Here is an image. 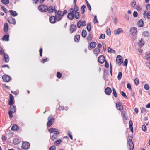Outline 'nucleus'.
<instances>
[{"label":"nucleus","instance_id":"f257e3e1","mask_svg":"<svg viewBox=\"0 0 150 150\" xmlns=\"http://www.w3.org/2000/svg\"><path fill=\"white\" fill-rule=\"evenodd\" d=\"M55 16L56 20L57 21L61 20L63 16L62 15V12L59 10L58 11H55Z\"/></svg>","mask_w":150,"mask_h":150},{"label":"nucleus","instance_id":"f03ea898","mask_svg":"<svg viewBox=\"0 0 150 150\" xmlns=\"http://www.w3.org/2000/svg\"><path fill=\"white\" fill-rule=\"evenodd\" d=\"M48 121L47 123V125L48 127H50L54 122L55 118L52 117V115H50L48 117Z\"/></svg>","mask_w":150,"mask_h":150},{"label":"nucleus","instance_id":"7ed1b4c3","mask_svg":"<svg viewBox=\"0 0 150 150\" xmlns=\"http://www.w3.org/2000/svg\"><path fill=\"white\" fill-rule=\"evenodd\" d=\"M38 9L40 11L42 12H46L48 9V7L43 4L39 5L38 7Z\"/></svg>","mask_w":150,"mask_h":150},{"label":"nucleus","instance_id":"20e7f679","mask_svg":"<svg viewBox=\"0 0 150 150\" xmlns=\"http://www.w3.org/2000/svg\"><path fill=\"white\" fill-rule=\"evenodd\" d=\"M72 9H70V13L67 15L68 18L70 20H72L74 18V12Z\"/></svg>","mask_w":150,"mask_h":150},{"label":"nucleus","instance_id":"39448f33","mask_svg":"<svg viewBox=\"0 0 150 150\" xmlns=\"http://www.w3.org/2000/svg\"><path fill=\"white\" fill-rule=\"evenodd\" d=\"M137 28L135 27H132L130 29V33L132 36L137 35Z\"/></svg>","mask_w":150,"mask_h":150},{"label":"nucleus","instance_id":"423d86ee","mask_svg":"<svg viewBox=\"0 0 150 150\" xmlns=\"http://www.w3.org/2000/svg\"><path fill=\"white\" fill-rule=\"evenodd\" d=\"M30 146V143L28 142H25L23 143L21 147L23 149H26L29 148Z\"/></svg>","mask_w":150,"mask_h":150},{"label":"nucleus","instance_id":"0eeeda50","mask_svg":"<svg viewBox=\"0 0 150 150\" xmlns=\"http://www.w3.org/2000/svg\"><path fill=\"white\" fill-rule=\"evenodd\" d=\"M127 144L129 146V148L130 150H132L133 149L134 146L133 142L131 139H129Z\"/></svg>","mask_w":150,"mask_h":150},{"label":"nucleus","instance_id":"6e6552de","mask_svg":"<svg viewBox=\"0 0 150 150\" xmlns=\"http://www.w3.org/2000/svg\"><path fill=\"white\" fill-rule=\"evenodd\" d=\"M49 132L51 133H54L56 135L59 134L60 132L58 130L55 128H51L49 130Z\"/></svg>","mask_w":150,"mask_h":150},{"label":"nucleus","instance_id":"1a4fd4ad","mask_svg":"<svg viewBox=\"0 0 150 150\" xmlns=\"http://www.w3.org/2000/svg\"><path fill=\"white\" fill-rule=\"evenodd\" d=\"M116 62L119 65H120L123 62L122 57L120 55H119L117 56Z\"/></svg>","mask_w":150,"mask_h":150},{"label":"nucleus","instance_id":"9d476101","mask_svg":"<svg viewBox=\"0 0 150 150\" xmlns=\"http://www.w3.org/2000/svg\"><path fill=\"white\" fill-rule=\"evenodd\" d=\"M2 79L4 81L8 82L11 79L10 77L8 75H4L2 76Z\"/></svg>","mask_w":150,"mask_h":150},{"label":"nucleus","instance_id":"9b49d317","mask_svg":"<svg viewBox=\"0 0 150 150\" xmlns=\"http://www.w3.org/2000/svg\"><path fill=\"white\" fill-rule=\"evenodd\" d=\"M48 9L47 11L50 13L53 12L54 11L55 13V11H57L55 9V6H49L48 8Z\"/></svg>","mask_w":150,"mask_h":150},{"label":"nucleus","instance_id":"f8f14e48","mask_svg":"<svg viewBox=\"0 0 150 150\" xmlns=\"http://www.w3.org/2000/svg\"><path fill=\"white\" fill-rule=\"evenodd\" d=\"M8 21L10 24H15L16 23L15 20L11 17H9L8 18Z\"/></svg>","mask_w":150,"mask_h":150},{"label":"nucleus","instance_id":"ddd939ff","mask_svg":"<svg viewBox=\"0 0 150 150\" xmlns=\"http://www.w3.org/2000/svg\"><path fill=\"white\" fill-rule=\"evenodd\" d=\"M4 54V60L5 63L8 62L9 60V58L8 55L5 53L3 54Z\"/></svg>","mask_w":150,"mask_h":150},{"label":"nucleus","instance_id":"4468645a","mask_svg":"<svg viewBox=\"0 0 150 150\" xmlns=\"http://www.w3.org/2000/svg\"><path fill=\"white\" fill-rule=\"evenodd\" d=\"M76 29V25H71L70 27V31L71 33H72L74 32L75 31Z\"/></svg>","mask_w":150,"mask_h":150},{"label":"nucleus","instance_id":"2eb2a0df","mask_svg":"<svg viewBox=\"0 0 150 150\" xmlns=\"http://www.w3.org/2000/svg\"><path fill=\"white\" fill-rule=\"evenodd\" d=\"M98 61L100 63H103L105 61L104 56L103 55H100L98 57Z\"/></svg>","mask_w":150,"mask_h":150},{"label":"nucleus","instance_id":"dca6fc26","mask_svg":"<svg viewBox=\"0 0 150 150\" xmlns=\"http://www.w3.org/2000/svg\"><path fill=\"white\" fill-rule=\"evenodd\" d=\"M13 96L11 94L10 95V100L8 103L9 105H12L14 103Z\"/></svg>","mask_w":150,"mask_h":150},{"label":"nucleus","instance_id":"f3484780","mask_svg":"<svg viewBox=\"0 0 150 150\" xmlns=\"http://www.w3.org/2000/svg\"><path fill=\"white\" fill-rule=\"evenodd\" d=\"M56 20L55 18V17L54 16H52L50 18V21L51 23L52 24H54L55 23Z\"/></svg>","mask_w":150,"mask_h":150},{"label":"nucleus","instance_id":"a211bd4d","mask_svg":"<svg viewBox=\"0 0 150 150\" xmlns=\"http://www.w3.org/2000/svg\"><path fill=\"white\" fill-rule=\"evenodd\" d=\"M111 92V88L109 87H107L105 90V93L108 95H110Z\"/></svg>","mask_w":150,"mask_h":150},{"label":"nucleus","instance_id":"6ab92c4d","mask_svg":"<svg viewBox=\"0 0 150 150\" xmlns=\"http://www.w3.org/2000/svg\"><path fill=\"white\" fill-rule=\"evenodd\" d=\"M116 105L117 109L119 110H121L123 109V107L121 103H117Z\"/></svg>","mask_w":150,"mask_h":150},{"label":"nucleus","instance_id":"aec40b11","mask_svg":"<svg viewBox=\"0 0 150 150\" xmlns=\"http://www.w3.org/2000/svg\"><path fill=\"white\" fill-rule=\"evenodd\" d=\"M9 27L8 24L7 23H5L4 24V31L6 33H7L8 32V30Z\"/></svg>","mask_w":150,"mask_h":150},{"label":"nucleus","instance_id":"412c9836","mask_svg":"<svg viewBox=\"0 0 150 150\" xmlns=\"http://www.w3.org/2000/svg\"><path fill=\"white\" fill-rule=\"evenodd\" d=\"M9 12L10 14L13 17L16 16L18 15V13L15 11L12 10H10L9 11Z\"/></svg>","mask_w":150,"mask_h":150},{"label":"nucleus","instance_id":"4be33fe9","mask_svg":"<svg viewBox=\"0 0 150 150\" xmlns=\"http://www.w3.org/2000/svg\"><path fill=\"white\" fill-rule=\"evenodd\" d=\"M9 35H5L2 38L1 40L3 41H8L9 39Z\"/></svg>","mask_w":150,"mask_h":150},{"label":"nucleus","instance_id":"5701e85b","mask_svg":"<svg viewBox=\"0 0 150 150\" xmlns=\"http://www.w3.org/2000/svg\"><path fill=\"white\" fill-rule=\"evenodd\" d=\"M10 105L9 111L11 112H16L15 107L12 105Z\"/></svg>","mask_w":150,"mask_h":150},{"label":"nucleus","instance_id":"b1692460","mask_svg":"<svg viewBox=\"0 0 150 150\" xmlns=\"http://www.w3.org/2000/svg\"><path fill=\"white\" fill-rule=\"evenodd\" d=\"M139 27H142L144 25L143 21L142 19H140L137 23Z\"/></svg>","mask_w":150,"mask_h":150},{"label":"nucleus","instance_id":"393cba45","mask_svg":"<svg viewBox=\"0 0 150 150\" xmlns=\"http://www.w3.org/2000/svg\"><path fill=\"white\" fill-rule=\"evenodd\" d=\"M100 52V49L98 48H96L94 49L93 51V52L97 56L99 53Z\"/></svg>","mask_w":150,"mask_h":150},{"label":"nucleus","instance_id":"a878e982","mask_svg":"<svg viewBox=\"0 0 150 150\" xmlns=\"http://www.w3.org/2000/svg\"><path fill=\"white\" fill-rule=\"evenodd\" d=\"M122 31V29L120 28H119L117 30H114V33L116 35L119 34Z\"/></svg>","mask_w":150,"mask_h":150},{"label":"nucleus","instance_id":"bb28decb","mask_svg":"<svg viewBox=\"0 0 150 150\" xmlns=\"http://www.w3.org/2000/svg\"><path fill=\"white\" fill-rule=\"evenodd\" d=\"M96 45V43L95 42H92L90 44V47L91 48H94Z\"/></svg>","mask_w":150,"mask_h":150},{"label":"nucleus","instance_id":"cd10ccee","mask_svg":"<svg viewBox=\"0 0 150 150\" xmlns=\"http://www.w3.org/2000/svg\"><path fill=\"white\" fill-rule=\"evenodd\" d=\"M144 40L142 38H141V40L138 43V45L139 46L142 47L144 45Z\"/></svg>","mask_w":150,"mask_h":150},{"label":"nucleus","instance_id":"c85d7f7f","mask_svg":"<svg viewBox=\"0 0 150 150\" xmlns=\"http://www.w3.org/2000/svg\"><path fill=\"white\" fill-rule=\"evenodd\" d=\"M74 17L76 19H78L80 17V13L78 12H75L74 13Z\"/></svg>","mask_w":150,"mask_h":150},{"label":"nucleus","instance_id":"c756f323","mask_svg":"<svg viewBox=\"0 0 150 150\" xmlns=\"http://www.w3.org/2000/svg\"><path fill=\"white\" fill-rule=\"evenodd\" d=\"M72 9L73 10V12H78V11L79 10V8L77 5L76 4L74 5V8H71L70 9Z\"/></svg>","mask_w":150,"mask_h":150},{"label":"nucleus","instance_id":"7c9ffc66","mask_svg":"<svg viewBox=\"0 0 150 150\" xmlns=\"http://www.w3.org/2000/svg\"><path fill=\"white\" fill-rule=\"evenodd\" d=\"M18 129V127L15 124L13 125L11 127V130L13 131H16Z\"/></svg>","mask_w":150,"mask_h":150},{"label":"nucleus","instance_id":"2f4dec72","mask_svg":"<svg viewBox=\"0 0 150 150\" xmlns=\"http://www.w3.org/2000/svg\"><path fill=\"white\" fill-rule=\"evenodd\" d=\"M62 142V141L60 139L57 140L54 142V144L56 146L58 145Z\"/></svg>","mask_w":150,"mask_h":150},{"label":"nucleus","instance_id":"473e14b6","mask_svg":"<svg viewBox=\"0 0 150 150\" xmlns=\"http://www.w3.org/2000/svg\"><path fill=\"white\" fill-rule=\"evenodd\" d=\"M20 142V140L17 138H15L13 140V144H17Z\"/></svg>","mask_w":150,"mask_h":150},{"label":"nucleus","instance_id":"72a5a7b5","mask_svg":"<svg viewBox=\"0 0 150 150\" xmlns=\"http://www.w3.org/2000/svg\"><path fill=\"white\" fill-rule=\"evenodd\" d=\"M80 36L79 35H77L75 36L74 38V41L76 42H78L80 40Z\"/></svg>","mask_w":150,"mask_h":150},{"label":"nucleus","instance_id":"f704fd0d","mask_svg":"<svg viewBox=\"0 0 150 150\" xmlns=\"http://www.w3.org/2000/svg\"><path fill=\"white\" fill-rule=\"evenodd\" d=\"M108 52L109 53H115V50H113L110 47H108Z\"/></svg>","mask_w":150,"mask_h":150},{"label":"nucleus","instance_id":"c9c22d12","mask_svg":"<svg viewBox=\"0 0 150 150\" xmlns=\"http://www.w3.org/2000/svg\"><path fill=\"white\" fill-rule=\"evenodd\" d=\"M142 34L144 36L147 37L149 36V33L148 31H145Z\"/></svg>","mask_w":150,"mask_h":150},{"label":"nucleus","instance_id":"e433bc0d","mask_svg":"<svg viewBox=\"0 0 150 150\" xmlns=\"http://www.w3.org/2000/svg\"><path fill=\"white\" fill-rule=\"evenodd\" d=\"M1 2L4 5H7L9 3V0H1Z\"/></svg>","mask_w":150,"mask_h":150},{"label":"nucleus","instance_id":"4c0bfd02","mask_svg":"<svg viewBox=\"0 0 150 150\" xmlns=\"http://www.w3.org/2000/svg\"><path fill=\"white\" fill-rule=\"evenodd\" d=\"M87 35V32L85 30H82L81 33V35L83 37H85Z\"/></svg>","mask_w":150,"mask_h":150},{"label":"nucleus","instance_id":"58836bf2","mask_svg":"<svg viewBox=\"0 0 150 150\" xmlns=\"http://www.w3.org/2000/svg\"><path fill=\"white\" fill-rule=\"evenodd\" d=\"M57 135L56 134H53L51 137V139L52 141H54L57 139Z\"/></svg>","mask_w":150,"mask_h":150},{"label":"nucleus","instance_id":"ea45409f","mask_svg":"<svg viewBox=\"0 0 150 150\" xmlns=\"http://www.w3.org/2000/svg\"><path fill=\"white\" fill-rule=\"evenodd\" d=\"M145 58L147 60L150 59V53L147 52L146 54Z\"/></svg>","mask_w":150,"mask_h":150},{"label":"nucleus","instance_id":"a19ab883","mask_svg":"<svg viewBox=\"0 0 150 150\" xmlns=\"http://www.w3.org/2000/svg\"><path fill=\"white\" fill-rule=\"evenodd\" d=\"M86 8V6L84 5H83L81 8V13L82 14H83L85 12L84 9Z\"/></svg>","mask_w":150,"mask_h":150},{"label":"nucleus","instance_id":"79ce46f5","mask_svg":"<svg viewBox=\"0 0 150 150\" xmlns=\"http://www.w3.org/2000/svg\"><path fill=\"white\" fill-rule=\"evenodd\" d=\"M136 4V1L135 0H133L131 4V6L132 8L134 7Z\"/></svg>","mask_w":150,"mask_h":150},{"label":"nucleus","instance_id":"37998d69","mask_svg":"<svg viewBox=\"0 0 150 150\" xmlns=\"http://www.w3.org/2000/svg\"><path fill=\"white\" fill-rule=\"evenodd\" d=\"M86 28L87 30L90 32L91 30V24L90 23H89L88 24Z\"/></svg>","mask_w":150,"mask_h":150},{"label":"nucleus","instance_id":"c03bdc74","mask_svg":"<svg viewBox=\"0 0 150 150\" xmlns=\"http://www.w3.org/2000/svg\"><path fill=\"white\" fill-rule=\"evenodd\" d=\"M86 3L87 7L88 8L89 10L91 11V8L90 4L87 0H86Z\"/></svg>","mask_w":150,"mask_h":150},{"label":"nucleus","instance_id":"a18cd8bd","mask_svg":"<svg viewBox=\"0 0 150 150\" xmlns=\"http://www.w3.org/2000/svg\"><path fill=\"white\" fill-rule=\"evenodd\" d=\"M134 81L135 84L136 85H137L139 83V80L138 79L136 78L134 80Z\"/></svg>","mask_w":150,"mask_h":150},{"label":"nucleus","instance_id":"49530a36","mask_svg":"<svg viewBox=\"0 0 150 150\" xmlns=\"http://www.w3.org/2000/svg\"><path fill=\"white\" fill-rule=\"evenodd\" d=\"M92 35L91 34H90L88 35V36L87 38V40L88 41H90L92 39Z\"/></svg>","mask_w":150,"mask_h":150},{"label":"nucleus","instance_id":"de8ad7c7","mask_svg":"<svg viewBox=\"0 0 150 150\" xmlns=\"http://www.w3.org/2000/svg\"><path fill=\"white\" fill-rule=\"evenodd\" d=\"M122 76V72H120L118 73V74L117 76V78L118 80H120Z\"/></svg>","mask_w":150,"mask_h":150},{"label":"nucleus","instance_id":"09e8293b","mask_svg":"<svg viewBox=\"0 0 150 150\" xmlns=\"http://www.w3.org/2000/svg\"><path fill=\"white\" fill-rule=\"evenodd\" d=\"M112 91H113V93L114 95V96H115V97H116L117 96V94L116 91L115 90V89H114V88H113Z\"/></svg>","mask_w":150,"mask_h":150},{"label":"nucleus","instance_id":"8fccbe9b","mask_svg":"<svg viewBox=\"0 0 150 150\" xmlns=\"http://www.w3.org/2000/svg\"><path fill=\"white\" fill-rule=\"evenodd\" d=\"M149 85L147 84H145L144 86V88L146 90H148L149 89Z\"/></svg>","mask_w":150,"mask_h":150},{"label":"nucleus","instance_id":"3c124183","mask_svg":"<svg viewBox=\"0 0 150 150\" xmlns=\"http://www.w3.org/2000/svg\"><path fill=\"white\" fill-rule=\"evenodd\" d=\"M106 33L108 35H110L111 34L110 30V28H108L106 30Z\"/></svg>","mask_w":150,"mask_h":150},{"label":"nucleus","instance_id":"603ef678","mask_svg":"<svg viewBox=\"0 0 150 150\" xmlns=\"http://www.w3.org/2000/svg\"><path fill=\"white\" fill-rule=\"evenodd\" d=\"M98 22V21L97 18L96 16H95L94 17L93 19V23L94 24H96V23Z\"/></svg>","mask_w":150,"mask_h":150},{"label":"nucleus","instance_id":"864d4df0","mask_svg":"<svg viewBox=\"0 0 150 150\" xmlns=\"http://www.w3.org/2000/svg\"><path fill=\"white\" fill-rule=\"evenodd\" d=\"M136 8L138 11H140L142 10V8L139 5H137L136 6Z\"/></svg>","mask_w":150,"mask_h":150},{"label":"nucleus","instance_id":"5fc2aeb1","mask_svg":"<svg viewBox=\"0 0 150 150\" xmlns=\"http://www.w3.org/2000/svg\"><path fill=\"white\" fill-rule=\"evenodd\" d=\"M57 77L59 78H60L61 77L62 74L60 72H58L57 73Z\"/></svg>","mask_w":150,"mask_h":150},{"label":"nucleus","instance_id":"6e6d98bb","mask_svg":"<svg viewBox=\"0 0 150 150\" xmlns=\"http://www.w3.org/2000/svg\"><path fill=\"white\" fill-rule=\"evenodd\" d=\"M122 95L126 98H127V97L125 93L123 91H122L121 93Z\"/></svg>","mask_w":150,"mask_h":150},{"label":"nucleus","instance_id":"4d7b16f0","mask_svg":"<svg viewBox=\"0 0 150 150\" xmlns=\"http://www.w3.org/2000/svg\"><path fill=\"white\" fill-rule=\"evenodd\" d=\"M142 129L143 131H146V127L145 125H144L142 126Z\"/></svg>","mask_w":150,"mask_h":150},{"label":"nucleus","instance_id":"13d9d810","mask_svg":"<svg viewBox=\"0 0 150 150\" xmlns=\"http://www.w3.org/2000/svg\"><path fill=\"white\" fill-rule=\"evenodd\" d=\"M56 147L54 146H52L49 148L50 150H56Z\"/></svg>","mask_w":150,"mask_h":150},{"label":"nucleus","instance_id":"bf43d9fd","mask_svg":"<svg viewBox=\"0 0 150 150\" xmlns=\"http://www.w3.org/2000/svg\"><path fill=\"white\" fill-rule=\"evenodd\" d=\"M146 111V109L144 107L142 108H141V112L142 113L145 112Z\"/></svg>","mask_w":150,"mask_h":150},{"label":"nucleus","instance_id":"052dcab7","mask_svg":"<svg viewBox=\"0 0 150 150\" xmlns=\"http://www.w3.org/2000/svg\"><path fill=\"white\" fill-rule=\"evenodd\" d=\"M133 16L134 17H137L138 16V13L136 11H134L133 13Z\"/></svg>","mask_w":150,"mask_h":150},{"label":"nucleus","instance_id":"680f3d73","mask_svg":"<svg viewBox=\"0 0 150 150\" xmlns=\"http://www.w3.org/2000/svg\"><path fill=\"white\" fill-rule=\"evenodd\" d=\"M1 8L2 10H3L4 12L5 13H7V9L5 8L4 6H2L1 7Z\"/></svg>","mask_w":150,"mask_h":150},{"label":"nucleus","instance_id":"e2e57ef3","mask_svg":"<svg viewBox=\"0 0 150 150\" xmlns=\"http://www.w3.org/2000/svg\"><path fill=\"white\" fill-rule=\"evenodd\" d=\"M127 59H125V61L124 62L123 65L125 66H127Z\"/></svg>","mask_w":150,"mask_h":150},{"label":"nucleus","instance_id":"0e129e2a","mask_svg":"<svg viewBox=\"0 0 150 150\" xmlns=\"http://www.w3.org/2000/svg\"><path fill=\"white\" fill-rule=\"evenodd\" d=\"M4 54L3 49L1 46H0V54L2 55Z\"/></svg>","mask_w":150,"mask_h":150},{"label":"nucleus","instance_id":"69168bd1","mask_svg":"<svg viewBox=\"0 0 150 150\" xmlns=\"http://www.w3.org/2000/svg\"><path fill=\"white\" fill-rule=\"evenodd\" d=\"M81 20H80L77 23V26L78 28H79L81 26Z\"/></svg>","mask_w":150,"mask_h":150},{"label":"nucleus","instance_id":"338daca9","mask_svg":"<svg viewBox=\"0 0 150 150\" xmlns=\"http://www.w3.org/2000/svg\"><path fill=\"white\" fill-rule=\"evenodd\" d=\"M14 113V112H10V111H9L8 114H9V117L10 118H12L13 117V113Z\"/></svg>","mask_w":150,"mask_h":150},{"label":"nucleus","instance_id":"774afa93","mask_svg":"<svg viewBox=\"0 0 150 150\" xmlns=\"http://www.w3.org/2000/svg\"><path fill=\"white\" fill-rule=\"evenodd\" d=\"M147 18L149 19H150V11H148L146 13Z\"/></svg>","mask_w":150,"mask_h":150}]
</instances>
